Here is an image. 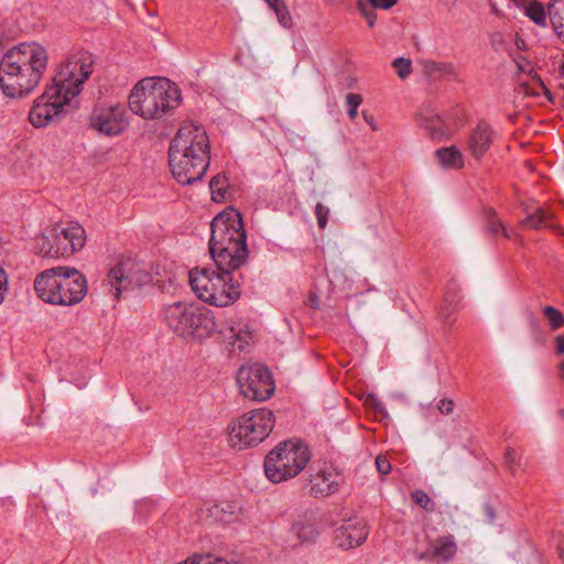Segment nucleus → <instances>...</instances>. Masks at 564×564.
Returning a JSON list of instances; mask_svg holds the SVG:
<instances>
[{
    "instance_id": "1",
    "label": "nucleus",
    "mask_w": 564,
    "mask_h": 564,
    "mask_svg": "<svg viewBox=\"0 0 564 564\" xmlns=\"http://www.w3.org/2000/svg\"><path fill=\"white\" fill-rule=\"evenodd\" d=\"M93 68L94 58L88 52L68 57L53 77L52 85L34 100L29 112L31 124L44 128L65 118L72 108L70 100L80 93Z\"/></svg>"
},
{
    "instance_id": "2",
    "label": "nucleus",
    "mask_w": 564,
    "mask_h": 564,
    "mask_svg": "<svg viewBox=\"0 0 564 564\" xmlns=\"http://www.w3.org/2000/svg\"><path fill=\"white\" fill-rule=\"evenodd\" d=\"M47 52L36 42L21 43L0 59V89L9 98H24L39 85L46 67Z\"/></svg>"
},
{
    "instance_id": "3",
    "label": "nucleus",
    "mask_w": 564,
    "mask_h": 564,
    "mask_svg": "<svg viewBox=\"0 0 564 564\" xmlns=\"http://www.w3.org/2000/svg\"><path fill=\"white\" fill-rule=\"evenodd\" d=\"M210 163V142L206 131L193 123H184L172 139L169 165L173 177L182 185L200 181Z\"/></svg>"
},
{
    "instance_id": "4",
    "label": "nucleus",
    "mask_w": 564,
    "mask_h": 564,
    "mask_svg": "<svg viewBox=\"0 0 564 564\" xmlns=\"http://www.w3.org/2000/svg\"><path fill=\"white\" fill-rule=\"evenodd\" d=\"M160 264L144 249H124L115 254L109 263L104 285L115 300L139 292L160 275Z\"/></svg>"
},
{
    "instance_id": "5",
    "label": "nucleus",
    "mask_w": 564,
    "mask_h": 564,
    "mask_svg": "<svg viewBox=\"0 0 564 564\" xmlns=\"http://www.w3.org/2000/svg\"><path fill=\"white\" fill-rule=\"evenodd\" d=\"M36 296L55 306L79 304L88 293L86 276L70 267H55L39 273L33 283Z\"/></svg>"
},
{
    "instance_id": "6",
    "label": "nucleus",
    "mask_w": 564,
    "mask_h": 564,
    "mask_svg": "<svg viewBox=\"0 0 564 564\" xmlns=\"http://www.w3.org/2000/svg\"><path fill=\"white\" fill-rule=\"evenodd\" d=\"M182 101L178 86L167 78L148 77L139 80L129 95L130 110L143 119H160Z\"/></svg>"
},
{
    "instance_id": "7",
    "label": "nucleus",
    "mask_w": 564,
    "mask_h": 564,
    "mask_svg": "<svg viewBox=\"0 0 564 564\" xmlns=\"http://www.w3.org/2000/svg\"><path fill=\"white\" fill-rule=\"evenodd\" d=\"M166 326L183 338L207 339L223 333L214 312L205 306L177 301L161 311Z\"/></svg>"
},
{
    "instance_id": "8",
    "label": "nucleus",
    "mask_w": 564,
    "mask_h": 564,
    "mask_svg": "<svg viewBox=\"0 0 564 564\" xmlns=\"http://www.w3.org/2000/svg\"><path fill=\"white\" fill-rule=\"evenodd\" d=\"M311 451L301 441L280 442L264 458L265 477L272 484H280L296 477L308 464Z\"/></svg>"
},
{
    "instance_id": "9",
    "label": "nucleus",
    "mask_w": 564,
    "mask_h": 564,
    "mask_svg": "<svg viewBox=\"0 0 564 564\" xmlns=\"http://www.w3.org/2000/svg\"><path fill=\"white\" fill-rule=\"evenodd\" d=\"M188 282L198 300L209 305L225 307L241 295L239 283L210 268H194L188 272Z\"/></svg>"
},
{
    "instance_id": "10",
    "label": "nucleus",
    "mask_w": 564,
    "mask_h": 564,
    "mask_svg": "<svg viewBox=\"0 0 564 564\" xmlns=\"http://www.w3.org/2000/svg\"><path fill=\"white\" fill-rule=\"evenodd\" d=\"M274 425L272 410L258 408L247 411L228 425L229 445L237 451L256 447L270 435Z\"/></svg>"
},
{
    "instance_id": "11",
    "label": "nucleus",
    "mask_w": 564,
    "mask_h": 564,
    "mask_svg": "<svg viewBox=\"0 0 564 564\" xmlns=\"http://www.w3.org/2000/svg\"><path fill=\"white\" fill-rule=\"evenodd\" d=\"M463 117V109L458 106L441 113L431 104H423L417 111L420 127L435 141L449 139L462 123Z\"/></svg>"
},
{
    "instance_id": "12",
    "label": "nucleus",
    "mask_w": 564,
    "mask_h": 564,
    "mask_svg": "<svg viewBox=\"0 0 564 564\" xmlns=\"http://www.w3.org/2000/svg\"><path fill=\"white\" fill-rule=\"evenodd\" d=\"M237 383L245 398L259 402L270 399L275 389L270 370L262 364L241 366Z\"/></svg>"
},
{
    "instance_id": "13",
    "label": "nucleus",
    "mask_w": 564,
    "mask_h": 564,
    "mask_svg": "<svg viewBox=\"0 0 564 564\" xmlns=\"http://www.w3.org/2000/svg\"><path fill=\"white\" fill-rule=\"evenodd\" d=\"M89 128L107 137L122 133L129 122L123 104L96 105L89 116Z\"/></svg>"
},
{
    "instance_id": "14",
    "label": "nucleus",
    "mask_w": 564,
    "mask_h": 564,
    "mask_svg": "<svg viewBox=\"0 0 564 564\" xmlns=\"http://www.w3.org/2000/svg\"><path fill=\"white\" fill-rule=\"evenodd\" d=\"M86 230L77 221L54 224L36 237L37 247H85Z\"/></svg>"
},
{
    "instance_id": "15",
    "label": "nucleus",
    "mask_w": 564,
    "mask_h": 564,
    "mask_svg": "<svg viewBox=\"0 0 564 564\" xmlns=\"http://www.w3.org/2000/svg\"><path fill=\"white\" fill-rule=\"evenodd\" d=\"M210 231L208 247H247V234L239 215L232 220H225L220 216L214 218Z\"/></svg>"
},
{
    "instance_id": "16",
    "label": "nucleus",
    "mask_w": 564,
    "mask_h": 564,
    "mask_svg": "<svg viewBox=\"0 0 564 564\" xmlns=\"http://www.w3.org/2000/svg\"><path fill=\"white\" fill-rule=\"evenodd\" d=\"M368 534L369 530L362 519L350 518L343 520L334 531V543L343 550L354 549L361 545Z\"/></svg>"
},
{
    "instance_id": "17",
    "label": "nucleus",
    "mask_w": 564,
    "mask_h": 564,
    "mask_svg": "<svg viewBox=\"0 0 564 564\" xmlns=\"http://www.w3.org/2000/svg\"><path fill=\"white\" fill-rule=\"evenodd\" d=\"M495 139L496 131L491 124L480 120L467 135L466 150L476 161H480L490 150Z\"/></svg>"
},
{
    "instance_id": "18",
    "label": "nucleus",
    "mask_w": 564,
    "mask_h": 564,
    "mask_svg": "<svg viewBox=\"0 0 564 564\" xmlns=\"http://www.w3.org/2000/svg\"><path fill=\"white\" fill-rule=\"evenodd\" d=\"M217 268V273L232 279L231 272L239 269L248 259L249 249H208Z\"/></svg>"
},
{
    "instance_id": "19",
    "label": "nucleus",
    "mask_w": 564,
    "mask_h": 564,
    "mask_svg": "<svg viewBox=\"0 0 564 564\" xmlns=\"http://www.w3.org/2000/svg\"><path fill=\"white\" fill-rule=\"evenodd\" d=\"M341 475L332 465H325L310 480V491L312 495L327 497L339 490Z\"/></svg>"
},
{
    "instance_id": "20",
    "label": "nucleus",
    "mask_w": 564,
    "mask_h": 564,
    "mask_svg": "<svg viewBox=\"0 0 564 564\" xmlns=\"http://www.w3.org/2000/svg\"><path fill=\"white\" fill-rule=\"evenodd\" d=\"M431 552L443 562L451 561L457 553V544L452 534L438 536L431 543Z\"/></svg>"
},
{
    "instance_id": "21",
    "label": "nucleus",
    "mask_w": 564,
    "mask_h": 564,
    "mask_svg": "<svg viewBox=\"0 0 564 564\" xmlns=\"http://www.w3.org/2000/svg\"><path fill=\"white\" fill-rule=\"evenodd\" d=\"M240 513V508L235 502H221L209 509V514L216 522L229 524L235 522Z\"/></svg>"
},
{
    "instance_id": "22",
    "label": "nucleus",
    "mask_w": 564,
    "mask_h": 564,
    "mask_svg": "<svg viewBox=\"0 0 564 564\" xmlns=\"http://www.w3.org/2000/svg\"><path fill=\"white\" fill-rule=\"evenodd\" d=\"M440 163L447 169H463L465 161L462 151L456 145L440 148L435 151Z\"/></svg>"
},
{
    "instance_id": "23",
    "label": "nucleus",
    "mask_w": 564,
    "mask_h": 564,
    "mask_svg": "<svg viewBox=\"0 0 564 564\" xmlns=\"http://www.w3.org/2000/svg\"><path fill=\"white\" fill-rule=\"evenodd\" d=\"M460 301L459 290L454 281L448 282L444 293L443 303L440 307L438 315L446 321L456 310Z\"/></svg>"
},
{
    "instance_id": "24",
    "label": "nucleus",
    "mask_w": 564,
    "mask_h": 564,
    "mask_svg": "<svg viewBox=\"0 0 564 564\" xmlns=\"http://www.w3.org/2000/svg\"><path fill=\"white\" fill-rule=\"evenodd\" d=\"M484 219L486 223L487 231L490 232L492 236L502 235L503 237L510 239L511 235L514 234L512 229H508L507 227L503 226L496 210L491 207L486 208L484 210Z\"/></svg>"
},
{
    "instance_id": "25",
    "label": "nucleus",
    "mask_w": 564,
    "mask_h": 564,
    "mask_svg": "<svg viewBox=\"0 0 564 564\" xmlns=\"http://www.w3.org/2000/svg\"><path fill=\"white\" fill-rule=\"evenodd\" d=\"M553 214L543 207H538L532 214L528 215L522 225L528 228L541 229L551 227Z\"/></svg>"
},
{
    "instance_id": "26",
    "label": "nucleus",
    "mask_w": 564,
    "mask_h": 564,
    "mask_svg": "<svg viewBox=\"0 0 564 564\" xmlns=\"http://www.w3.org/2000/svg\"><path fill=\"white\" fill-rule=\"evenodd\" d=\"M547 14L558 36L564 34V0H551Z\"/></svg>"
},
{
    "instance_id": "27",
    "label": "nucleus",
    "mask_w": 564,
    "mask_h": 564,
    "mask_svg": "<svg viewBox=\"0 0 564 564\" xmlns=\"http://www.w3.org/2000/svg\"><path fill=\"white\" fill-rule=\"evenodd\" d=\"M229 182L225 174H217L209 182L212 199L221 203L227 199Z\"/></svg>"
},
{
    "instance_id": "28",
    "label": "nucleus",
    "mask_w": 564,
    "mask_h": 564,
    "mask_svg": "<svg viewBox=\"0 0 564 564\" xmlns=\"http://www.w3.org/2000/svg\"><path fill=\"white\" fill-rule=\"evenodd\" d=\"M528 3L524 8V14L536 25L546 26L547 13L544 6L536 0H527Z\"/></svg>"
},
{
    "instance_id": "29",
    "label": "nucleus",
    "mask_w": 564,
    "mask_h": 564,
    "mask_svg": "<svg viewBox=\"0 0 564 564\" xmlns=\"http://www.w3.org/2000/svg\"><path fill=\"white\" fill-rule=\"evenodd\" d=\"M293 531L301 542L314 541L318 535V530L312 522H296L293 524Z\"/></svg>"
},
{
    "instance_id": "30",
    "label": "nucleus",
    "mask_w": 564,
    "mask_h": 564,
    "mask_svg": "<svg viewBox=\"0 0 564 564\" xmlns=\"http://www.w3.org/2000/svg\"><path fill=\"white\" fill-rule=\"evenodd\" d=\"M411 499L425 512L432 513L435 511L436 503L430 498V496L424 490L416 489L412 491Z\"/></svg>"
},
{
    "instance_id": "31",
    "label": "nucleus",
    "mask_w": 564,
    "mask_h": 564,
    "mask_svg": "<svg viewBox=\"0 0 564 564\" xmlns=\"http://www.w3.org/2000/svg\"><path fill=\"white\" fill-rule=\"evenodd\" d=\"M219 327L221 328L223 333L218 334L225 336L228 340H230V344L232 345L237 343L239 349H242L243 346L248 344V339L250 338L248 333L241 334L240 332H237L231 325L227 330L220 324Z\"/></svg>"
},
{
    "instance_id": "32",
    "label": "nucleus",
    "mask_w": 564,
    "mask_h": 564,
    "mask_svg": "<svg viewBox=\"0 0 564 564\" xmlns=\"http://www.w3.org/2000/svg\"><path fill=\"white\" fill-rule=\"evenodd\" d=\"M543 313L553 330L564 326V315L560 310L553 306H545Z\"/></svg>"
},
{
    "instance_id": "33",
    "label": "nucleus",
    "mask_w": 564,
    "mask_h": 564,
    "mask_svg": "<svg viewBox=\"0 0 564 564\" xmlns=\"http://www.w3.org/2000/svg\"><path fill=\"white\" fill-rule=\"evenodd\" d=\"M358 9L366 19L369 28H373L377 20L376 7L370 1L358 0Z\"/></svg>"
},
{
    "instance_id": "34",
    "label": "nucleus",
    "mask_w": 564,
    "mask_h": 564,
    "mask_svg": "<svg viewBox=\"0 0 564 564\" xmlns=\"http://www.w3.org/2000/svg\"><path fill=\"white\" fill-rule=\"evenodd\" d=\"M272 10L274 11L279 23L283 28L289 29L292 26V23H293L292 17H291L290 11L283 0Z\"/></svg>"
},
{
    "instance_id": "35",
    "label": "nucleus",
    "mask_w": 564,
    "mask_h": 564,
    "mask_svg": "<svg viewBox=\"0 0 564 564\" xmlns=\"http://www.w3.org/2000/svg\"><path fill=\"white\" fill-rule=\"evenodd\" d=\"M503 465L511 475H514L517 468L520 466V456L514 448L507 447L503 457Z\"/></svg>"
},
{
    "instance_id": "36",
    "label": "nucleus",
    "mask_w": 564,
    "mask_h": 564,
    "mask_svg": "<svg viewBox=\"0 0 564 564\" xmlns=\"http://www.w3.org/2000/svg\"><path fill=\"white\" fill-rule=\"evenodd\" d=\"M398 76L402 79L406 78L412 73V62L410 58L398 57L392 62Z\"/></svg>"
},
{
    "instance_id": "37",
    "label": "nucleus",
    "mask_w": 564,
    "mask_h": 564,
    "mask_svg": "<svg viewBox=\"0 0 564 564\" xmlns=\"http://www.w3.org/2000/svg\"><path fill=\"white\" fill-rule=\"evenodd\" d=\"M362 102V98L358 94L349 93L346 96V104L348 106V116L351 120H355L357 117V109Z\"/></svg>"
},
{
    "instance_id": "38",
    "label": "nucleus",
    "mask_w": 564,
    "mask_h": 564,
    "mask_svg": "<svg viewBox=\"0 0 564 564\" xmlns=\"http://www.w3.org/2000/svg\"><path fill=\"white\" fill-rule=\"evenodd\" d=\"M430 73L454 74L455 67L451 63L427 62L425 65Z\"/></svg>"
},
{
    "instance_id": "39",
    "label": "nucleus",
    "mask_w": 564,
    "mask_h": 564,
    "mask_svg": "<svg viewBox=\"0 0 564 564\" xmlns=\"http://www.w3.org/2000/svg\"><path fill=\"white\" fill-rule=\"evenodd\" d=\"M317 225L321 229L325 228L328 221L329 208L322 203H317L314 209Z\"/></svg>"
},
{
    "instance_id": "40",
    "label": "nucleus",
    "mask_w": 564,
    "mask_h": 564,
    "mask_svg": "<svg viewBox=\"0 0 564 564\" xmlns=\"http://www.w3.org/2000/svg\"><path fill=\"white\" fill-rule=\"evenodd\" d=\"M196 564H229V562L223 557L215 556L213 554H196Z\"/></svg>"
},
{
    "instance_id": "41",
    "label": "nucleus",
    "mask_w": 564,
    "mask_h": 564,
    "mask_svg": "<svg viewBox=\"0 0 564 564\" xmlns=\"http://www.w3.org/2000/svg\"><path fill=\"white\" fill-rule=\"evenodd\" d=\"M513 62L516 63V66L520 73H530L532 72L531 63L530 61L523 56L522 54H516L513 56Z\"/></svg>"
},
{
    "instance_id": "42",
    "label": "nucleus",
    "mask_w": 564,
    "mask_h": 564,
    "mask_svg": "<svg viewBox=\"0 0 564 564\" xmlns=\"http://www.w3.org/2000/svg\"><path fill=\"white\" fill-rule=\"evenodd\" d=\"M376 467L380 475L386 476L391 471V463L390 460L383 456L379 455L376 458Z\"/></svg>"
},
{
    "instance_id": "43",
    "label": "nucleus",
    "mask_w": 564,
    "mask_h": 564,
    "mask_svg": "<svg viewBox=\"0 0 564 564\" xmlns=\"http://www.w3.org/2000/svg\"><path fill=\"white\" fill-rule=\"evenodd\" d=\"M8 274L3 268L0 267V305L4 302L8 293Z\"/></svg>"
},
{
    "instance_id": "44",
    "label": "nucleus",
    "mask_w": 564,
    "mask_h": 564,
    "mask_svg": "<svg viewBox=\"0 0 564 564\" xmlns=\"http://www.w3.org/2000/svg\"><path fill=\"white\" fill-rule=\"evenodd\" d=\"M454 401L451 399H442L437 404V409L442 414L448 415L454 411Z\"/></svg>"
},
{
    "instance_id": "45",
    "label": "nucleus",
    "mask_w": 564,
    "mask_h": 564,
    "mask_svg": "<svg viewBox=\"0 0 564 564\" xmlns=\"http://www.w3.org/2000/svg\"><path fill=\"white\" fill-rule=\"evenodd\" d=\"M484 512L486 514L487 521L489 523H492L496 519V511L495 508L490 503L484 505Z\"/></svg>"
},
{
    "instance_id": "46",
    "label": "nucleus",
    "mask_w": 564,
    "mask_h": 564,
    "mask_svg": "<svg viewBox=\"0 0 564 564\" xmlns=\"http://www.w3.org/2000/svg\"><path fill=\"white\" fill-rule=\"evenodd\" d=\"M555 349L557 354H564V334L555 338Z\"/></svg>"
},
{
    "instance_id": "47",
    "label": "nucleus",
    "mask_w": 564,
    "mask_h": 564,
    "mask_svg": "<svg viewBox=\"0 0 564 564\" xmlns=\"http://www.w3.org/2000/svg\"><path fill=\"white\" fill-rule=\"evenodd\" d=\"M416 558L417 560H435L436 557L432 554L431 546H430L426 551L420 553L416 556Z\"/></svg>"
},
{
    "instance_id": "48",
    "label": "nucleus",
    "mask_w": 564,
    "mask_h": 564,
    "mask_svg": "<svg viewBox=\"0 0 564 564\" xmlns=\"http://www.w3.org/2000/svg\"><path fill=\"white\" fill-rule=\"evenodd\" d=\"M270 9L275 8L282 0H263Z\"/></svg>"
},
{
    "instance_id": "49",
    "label": "nucleus",
    "mask_w": 564,
    "mask_h": 564,
    "mask_svg": "<svg viewBox=\"0 0 564 564\" xmlns=\"http://www.w3.org/2000/svg\"><path fill=\"white\" fill-rule=\"evenodd\" d=\"M557 551H558L560 557L564 561V541L558 543Z\"/></svg>"
},
{
    "instance_id": "50",
    "label": "nucleus",
    "mask_w": 564,
    "mask_h": 564,
    "mask_svg": "<svg viewBox=\"0 0 564 564\" xmlns=\"http://www.w3.org/2000/svg\"><path fill=\"white\" fill-rule=\"evenodd\" d=\"M516 44H517L519 50H525L527 48L525 42L523 40H521V39H518L516 41Z\"/></svg>"
},
{
    "instance_id": "51",
    "label": "nucleus",
    "mask_w": 564,
    "mask_h": 564,
    "mask_svg": "<svg viewBox=\"0 0 564 564\" xmlns=\"http://www.w3.org/2000/svg\"><path fill=\"white\" fill-rule=\"evenodd\" d=\"M330 6H339L344 3L346 0H325Z\"/></svg>"
},
{
    "instance_id": "52",
    "label": "nucleus",
    "mask_w": 564,
    "mask_h": 564,
    "mask_svg": "<svg viewBox=\"0 0 564 564\" xmlns=\"http://www.w3.org/2000/svg\"><path fill=\"white\" fill-rule=\"evenodd\" d=\"M560 377L564 379V360L558 365Z\"/></svg>"
},
{
    "instance_id": "53",
    "label": "nucleus",
    "mask_w": 564,
    "mask_h": 564,
    "mask_svg": "<svg viewBox=\"0 0 564 564\" xmlns=\"http://www.w3.org/2000/svg\"><path fill=\"white\" fill-rule=\"evenodd\" d=\"M362 115H364L365 120H366L368 123H370V124H371V123H372V117H368V115H367L365 111L362 112Z\"/></svg>"
},
{
    "instance_id": "54",
    "label": "nucleus",
    "mask_w": 564,
    "mask_h": 564,
    "mask_svg": "<svg viewBox=\"0 0 564 564\" xmlns=\"http://www.w3.org/2000/svg\"><path fill=\"white\" fill-rule=\"evenodd\" d=\"M558 415L564 420V408L558 411Z\"/></svg>"
},
{
    "instance_id": "55",
    "label": "nucleus",
    "mask_w": 564,
    "mask_h": 564,
    "mask_svg": "<svg viewBox=\"0 0 564 564\" xmlns=\"http://www.w3.org/2000/svg\"><path fill=\"white\" fill-rule=\"evenodd\" d=\"M562 73H563V75H564V64H563V66H562Z\"/></svg>"
}]
</instances>
